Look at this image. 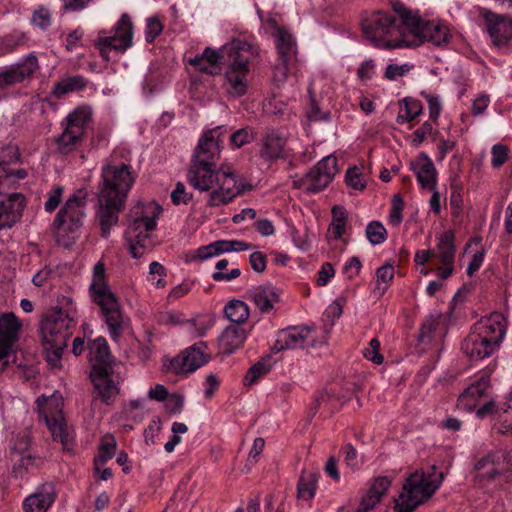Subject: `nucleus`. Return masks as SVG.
Returning a JSON list of instances; mask_svg holds the SVG:
<instances>
[{
  "label": "nucleus",
  "instance_id": "f257e3e1",
  "mask_svg": "<svg viewBox=\"0 0 512 512\" xmlns=\"http://www.w3.org/2000/svg\"><path fill=\"white\" fill-rule=\"evenodd\" d=\"M101 178L96 218L102 237L107 238L111 228L118 223L119 213L125 208V202L135 182L136 174L128 164L106 163L102 167Z\"/></svg>",
  "mask_w": 512,
  "mask_h": 512
},
{
  "label": "nucleus",
  "instance_id": "f03ea898",
  "mask_svg": "<svg viewBox=\"0 0 512 512\" xmlns=\"http://www.w3.org/2000/svg\"><path fill=\"white\" fill-rule=\"evenodd\" d=\"M76 326L71 309L53 307L42 317L40 334L43 345V355L48 364L53 368L61 366L63 351L67 347L68 339Z\"/></svg>",
  "mask_w": 512,
  "mask_h": 512
},
{
  "label": "nucleus",
  "instance_id": "7ed1b4c3",
  "mask_svg": "<svg viewBox=\"0 0 512 512\" xmlns=\"http://www.w3.org/2000/svg\"><path fill=\"white\" fill-rule=\"evenodd\" d=\"M506 329L504 315L493 312L474 324L472 331L463 341L461 350L472 361L489 357L498 349Z\"/></svg>",
  "mask_w": 512,
  "mask_h": 512
},
{
  "label": "nucleus",
  "instance_id": "20e7f679",
  "mask_svg": "<svg viewBox=\"0 0 512 512\" xmlns=\"http://www.w3.org/2000/svg\"><path fill=\"white\" fill-rule=\"evenodd\" d=\"M362 31L377 48L418 47L422 44L417 34L406 33L397 25V19L394 16L382 11H377L364 19Z\"/></svg>",
  "mask_w": 512,
  "mask_h": 512
},
{
  "label": "nucleus",
  "instance_id": "39448f33",
  "mask_svg": "<svg viewBox=\"0 0 512 512\" xmlns=\"http://www.w3.org/2000/svg\"><path fill=\"white\" fill-rule=\"evenodd\" d=\"M87 193L80 189L71 195L57 213L53 226L56 241L69 248L79 238L86 216Z\"/></svg>",
  "mask_w": 512,
  "mask_h": 512
},
{
  "label": "nucleus",
  "instance_id": "423d86ee",
  "mask_svg": "<svg viewBox=\"0 0 512 512\" xmlns=\"http://www.w3.org/2000/svg\"><path fill=\"white\" fill-rule=\"evenodd\" d=\"M90 290L94 302L102 311L111 338L117 341L124 332V319L116 296L105 282V266L102 262H97L94 266Z\"/></svg>",
  "mask_w": 512,
  "mask_h": 512
},
{
  "label": "nucleus",
  "instance_id": "0eeeda50",
  "mask_svg": "<svg viewBox=\"0 0 512 512\" xmlns=\"http://www.w3.org/2000/svg\"><path fill=\"white\" fill-rule=\"evenodd\" d=\"M443 473L428 474L416 471L410 474L403 484L399 498L395 500V512H412L429 499L440 487Z\"/></svg>",
  "mask_w": 512,
  "mask_h": 512
},
{
  "label": "nucleus",
  "instance_id": "6e6552de",
  "mask_svg": "<svg viewBox=\"0 0 512 512\" xmlns=\"http://www.w3.org/2000/svg\"><path fill=\"white\" fill-rule=\"evenodd\" d=\"M162 212V207L155 202L138 204L130 211L131 224L125 233L129 251L133 258H140L145 251L143 243L149 232L156 227V220Z\"/></svg>",
  "mask_w": 512,
  "mask_h": 512
},
{
  "label": "nucleus",
  "instance_id": "1a4fd4ad",
  "mask_svg": "<svg viewBox=\"0 0 512 512\" xmlns=\"http://www.w3.org/2000/svg\"><path fill=\"white\" fill-rule=\"evenodd\" d=\"M393 10L399 15L397 25L406 33L417 34L421 38L422 44L427 41L441 46L449 41L450 34L446 26L413 16L411 11L398 1L393 3Z\"/></svg>",
  "mask_w": 512,
  "mask_h": 512
},
{
  "label": "nucleus",
  "instance_id": "9d476101",
  "mask_svg": "<svg viewBox=\"0 0 512 512\" xmlns=\"http://www.w3.org/2000/svg\"><path fill=\"white\" fill-rule=\"evenodd\" d=\"M252 189L253 186L238 178L230 166L222 165L218 168L216 186L209 194L207 205L210 207L227 205L237 196Z\"/></svg>",
  "mask_w": 512,
  "mask_h": 512
},
{
  "label": "nucleus",
  "instance_id": "9b49d317",
  "mask_svg": "<svg viewBox=\"0 0 512 512\" xmlns=\"http://www.w3.org/2000/svg\"><path fill=\"white\" fill-rule=\"evenodd\" d=\"M337 158L326 156L313 166L303 177L293 180V186L308 193L325 189L338 172Z\"/></svg>",
  "mask_w": 512,
  "mask_h": 512
},
{
  "label": "nucleus",
  "instance_id": "f8f14e48",
  "mask_svg": "<svg viewBox=\"0 0 512 512\" xmlns=\"http://www.w3.org/2000/svg\"><path fill=\"white\" fill-rule=\"evenodd\" d=\"M113 30L114 34L109 36L100 31L95 42L101 56L107 60L111 50L124 53L133 45V23L127 13L122 14Z\"/></svg>",
  "mask_w": 512,
  "mask_h": 512
},
{
  "label": "nucleus",
  "instance_id": "ddd939ff",
  "mask_svg": "<svg viewBox=\"0 0 512 512\" xmlns=\"http://www.w3.org/2000/svg\"><path fill=\"white\" fill-rule=\"evenodd\" d=\"M254 54V47L247 43L246 47L236 55L235 62L231 61L226 66L225 88L230 95L239 97L247 92L248 63Z\"/></svg>",
  "mask_w": 512,
  "mask_h": 512
},
{
  "label": "nucleus",
  "instance_id": "4468645a",
  "mask_svg": "<svg viewBox=\"0 0 512 512\" xmlns=\"http://www.w3.org/2000/svg\"><path fill=\"white\" fill-rule=\"evenodd\" d=\"M90 112L86 108H77L66 118V126L56 138L57 151L67 155L74 151L84 135V127L90 121Z\"/></svg>",
  "mask_w": 512,
  "mask_h": 512
},
{
  "label": "nucleus",
  "instance_id": "2eb2a0df",
  "mask_svg": "<svg viewBox=\"0 0 512 512\" xmlns=\"http://www.w3.org/2000/svg\"><path fill=\"white\" fill-rule=\"evenodd\" d=\"M59 400H61V396H56L55 394L49 397L41 395L37 398V405L39 407V416L43 418L53 439L60 441L63 447L67 448L71 444V437L66 431V425L63 423L61 412L58 411L57 414L52 416L48 414L52 408H58Z\"/></svg>",
  "mask_w": 512,
  "mask_h": 512
},
{
  "label": "nucleus",
  "instance_id": "dca6fc26",
  "mask_svg": "<svg viewBox=\"0 0 512 512\" xmlns=\"http://www.w3.org/2000/svg\"><path fill=\"white\" fill-rule=\"evenodd\" d=\"M227 134L225 126H217L206 131L199 139L191 162L203 164H216L220 158L223 147V136Z\"/></svg>",
  "mask_w": 512,
  "mask_h": 512
},
{
  "label": "nucleus",
  "instance_id": "f3484780",
  "mask_svg": "<svg viewBox=\"0 0 512 512\" xmlns=\"http://www.w3.org/2000/svg\"><path fill=\"white\" fill-rule=\"evenodd\" d=\"M38 69L37 57L29 54L22 61L0 71V93L16 84L30 81Z\"/></svg>",
  "mask_w": 512,
  "mask_h": 512
},
{
  "label": "nucleus",
  "instance_id": "a211bd4d",
  "mask_svg": "<svg viewBox=\"0 0 512 512\" xmlns=\"http://www.w3.org/2000/svg\"><path fill=\"white\" fill-rule=\"evenodd\" d=\"M313 327L294 326L278 332L277 339L272 347V352L278 353L287 349L305 348L314 346L315 339L312 337Z\"/></svg>",
  "mask_w": 512,
  "mask_h": 512
},
{
  "label": "nucleus",
  "instance_id": "6ab92c4d",
  "mask_svg": "<svg viewBox=\"0 0 512 512\" xmlns=\"http://www.w3.org/2000/svg\"><path fill=\"white\" fill-rule=\"evenodd\" d=\"M207 350L205 342H197L175 357L170 363L171 368L177 374L192 373L209 361L210 355Z\"/></svg>",
  "mask_w": 512,
  "mask_h": 512
},
{
  "label": "nucleus",
  "instance_id": "aec40b11",
  "mask_svg": "<svg viewBox=\"0 0 512 512\" xmlns=\"http://www.w3.org/2000/svg\"><path fill=\"white\" fill-rule=\"evenodd\" d=\"M247 43L244 40L237 39L224 45L219 50L207 47L201 55L190 58L189 64H199L201 61H205L213 70L219 66H227L231 61L235 62L236 55L246 47Z\"/></svg>",
  "mask_w": 512,
  "mask_h": 512
},
{
  "label": "nucleus",
  "instance_id": "412c9836",
  "mask_svg": "<svg viewBox=\"0 0 512 512\" xmlns=\"http://www.w3.org/2000/svg\"><path fill=\"white\" fill-rule=\"evenodd\" d=\"M480 14L485 21V27L493 45L497 47L507 45L512 39V18L486 8H481Z\"/></svg>",
  "mask_w": 512,
  "mask_h": 512
},
{
  "label": "nucleus",
  "instance_id": "4be33fe9",
  "mask_svg": "<svg viewBox=\"0 0 512 512\" xmlns=\"http://www.w3.org/2000/svg\"><path fill=\"white\" fill-rule=\"evenodd\" d=\"M90 379L104 403L111 404L114 402L120 388L112 366L92 367Z\"/></svg>",
  "mask_w": 512,
  "mask_h": 512
},
{
  "label": "nucleus",
  "instance_id": "5701e85b",
  "mask_svg": "<svg viewBox=\"0 0 512 512\" xmlns=\"http://www.w3.org/2000/svg\"><path fill=\"white\" fill-rule=\"evenodd\" d=\"M21 322L14 313L0 315V360L7 358L19 339Z\"/></svg>",
  "mask_w": 512,
  "mask_h": 512
},
{
  "label": "nucleus",
  "instance_id": "b1692460",
  "mask_svg": "<svg viewBox=\"0 0 512 512\" xmlns=\"http://www.w3.org/2000/svg\"><path fill=\"white\" fill-rule=\"evenodd\" d=\"M218 169L215 164H203L191 162L187 178L189 183L199 191L215 189Z\"/></svg>",
  "mask_w": 512,
  "mask_h": 512
},
{
  "label": "nucleus",
  "instance_id": "393cba45",
  "mask_svg": "<svg viewBox=\"0 0 512 512\" xmlns=\"http://www.w3.org/2000/svg\"><path fill=\"white\" fill-rule=\"evenodd\" d=\"M25 207V198L21 193H11L0 201V230L11 228L19 221Z\"/></svg>",
  "mask_w": 512,
  "mask_h": 512
},
{
  "label": "nucleus",
  "instance_id": "a878e982",
  "mask_svg": "<svg viewBox=\"0 0 512 512\" xmlns=\"http://www.w3.org/2000/svg\"><path fill=\"white\" fill-rule=\"evenodd\" d=\"M410 168L415 173L421 187L428 190H435L437 186V170L429 158L422 152L410 162Z\"/></svg>",
  "mask_w": 512,
  "mask_h": 512
},
{
  "label": "nucleus",
  "instance_id": "bb28decb",
  "mask_svg": "<svg viewBox=\"0 0 512 512\" xmlns=\"http://www.w3.org/2000/svg\"><path fill=\"white\" fill-rule=\"evenodd\" d=\"M252 244L239 240H218L206 246H201L196 250L192 260L204 261L211 257L218 256L226 252H240L248 250Z\"/></svg>",
  "mask_w": 512,
  "mask_h": 512
},
{
  "label": "nucleus",
  "instance_id": "cd10ccee",
  "mask_svg": "<svg viewBox=\"0 0 512 512\" xmlns=\"http://www.w3.org/2000/svg\"><path fill=\"white\" fill-rule=\"evenodd\" d=\"M54 500V486L47 483L42 485L37 492L25 499L23 509L25 512H46Z\"/></svg>",
  "mask_w": 512,
  "mask_h": 512
},
{
  "label": "nucleus",
  "instance_id": "c85d7f7f",
  "mask_svg": "<svg viewBox=\"0 0 512 512\" xmlns=\"http://www.w3.org/2000/svg\"><path fill=\"white\" fill-rule=\"evenodd\" d=\"M390 485L391 480L387 476L375 478L366 495L362 497L360 505L355 512H371L374 510Z\"/></svg>",
  "mask_w": 512,
  "mask_h": 512
},
{
  "label": "nucleus",
  "instance_id": "c756f323",
  "mask_svg": "<svg viewBox=\"0 0 512 512\" xmlns=\"http://www.w3.org/2000/svg\"><path fill=\"white\" fill-rule=\"evenodd\" d=\"M286 139L278 132L272 130L267 132L262 140L260 156L268 162L284 157V146Z\"/></svg>",
  "mask_w": 512,
  "mask_h": 512
},
{
  "label": "nucleus",
  "instance_id": "7c9ffc66",
  "mask_svg": "<svg viewBox=\"0 0 512 512\" xmlns=\"http://www.w3.org/2000/svg\"><path fill=\"white\" fill-rule=\"evenodd\" d=\"M246 337V332L241 326L229 325L219 336V349L223 354L230 355L242 346Z\"/></svg>",
  "mask_w": 512,
  "mask_h": 512
},
{
  "label": "nucleus",
  "instance_id": "2f4dec72",
  "mask_svg": "<svg viewBox=\"0 0 512 512\" xmlns=\"http://www.w3.org/2000/svg\"><path fill=\"white\" fill-rule=\"evenodd\" d=\"M250 295L262 313L270 312L274 303L280 300L277 290L271 285L257 286L250 291Z\"/></svg>",
  "mask_w": 512,
  "mask_h": 512
},
{
  "label": "nucleus",
  "instance_id": "473e14b6",
  "mask_svg": "<svg viewBox=\"0 0 512 512\" xmlns=\"http://www.w3.org/2000/svg\"><path fill=\"white\" fill-rule=\"evenodd\" d=\"M490 387V377L488 375L481 376L476 382L471 384L459 396L458 402L460 405L475 406L476 402L482 398L486 390Z\"/></svg>",
  "mask_w": 512,
  "mask_h": 512
},
{
  "label": "nucleus",
  "instance_id": "72a5a7b5",
  "mask_svg": "<svg viewBox=\"0 0 512 512\" xmlns=\"http://www.w3.org/2000/svg\"><path fill=\"white\" fill-rule=\"evenodd\" d=\"M276 49L279 60L294 62L296 57V43L292 35L281 27H276Z\"/></svg>",
  "mask_w": 512,
  "mask_h": 512
},
{
  "label": "nucleus",
  "instance_id": "f704fd0d",
  "mask_svg": "<svg viewBox=\"0 0 512 512\" xmlns=\"http://www.w3.org/2000/svg\"><path fill=\"white\" fill-rule=\"evenodd\" d=\"M92 367L112 366V357L106 340L98 337L88 345Z\"/></svg>",
  "mask_w": 512,
  "mask_h": 512
},
{
  "label": "nucleus",
  "instance_id": "c9c22d12",
  "mask_svg": "<svg viewBox=\"0 0 512 512\" xmlns=\"http://www.w3.org/2000/svg\"><path fill=\"white\" fill-rule=\"evenodd\" d=\"M455 234L452 230L445 231L438 240L435 255L442 264L454 263L455 259Z\"/></svg>",
  "mask_w": 512,
  "mask_h": 512
},
{
  "label": "nucleus",
  "instance_id": "e433bc0d",
  "mask_svg": "<svg viewBox=\"0 0 512 512\" xmlns=\"http://www.w3.org/2000/svg\"><path fill=\"white\" fill-rule=\"evenodd\" d=\"M87 85L86 79L81 75L69 76L54 84L52 94L60 99L64 95L83 90Z\"/></svg>",
  "mask_w": 512,
  "mask_h": 512
},
{
  "label": "nucleus",
  "instance_id": "4c0bfd02",
  "mask_svg": "<svg viewBox=\"0 0 512 512\" xmlns=\"http://www.w3.org/2000/svg\"><path fill=\"white\" fill-rule=\"evenodd\" d=\"M226 318L232 322L231 325L244 323L249 318V307L241 300H231L224 307Z\"/></svg>",
  "mask_w": 512,
  "mask_h": 512
},
{
  "label": "nucleus",
  "instance_id": "58836bf2",
  "mask_svg": "<svg viewBox=\"0 0 512 512\" xmlns=\"http://www.w3.org/2000/svg\"><path fill=\"white\" fill-rule=\"evenodd\" d=\"M319 474L317 472L302 471L298 482V498L310 500L314 497Z\"/></svg>",
  "mask_w": 512,
  "mask_h": 512
},
{
  "label": "nucleus",
  "instance_id": "ea45409f",
  "mask_svg": "<svg viewBox=\"0 0 512 512\" xmlns=\"http://www.w3.org/2000/svg\"><path fill=\"white\" fill-rule=\"evenodd\" d=\"M116 447L117 443L113 435L106 434L101 438L98 456L94 458L96 470L114 456Z\"/></svg>",
  "mask_w": 512,
  "mask_h": 512
},
{
  "label": "nucleus",
  "instance_id": "a19ab883",
  "mask_svg": "<svg viewBox=\"0 0 512 512\" xmlns=\"http://www.w3.org/2000/svg\"><path fill=\"white\" fill-rule=\"evenodd\" d=\"M394 278V267L391 264H385L376 271V287L375 292L382 296L390 286V282Z\"/></svg>",
  "mask_w": 512,
  "mask_h": 512
},
{
  "label": "nucleus",
  "instance_id": "79ce46f5",
  "mask_svg": "<svg viewBox=\"0 0 512 512\" xmlns=\"http://www.w3.org/2000/svg\"><path fill=\"white\" fill-rule=\"evenodd\" d=\"M405 105L404 112H400L397 116V123L404 124L414 120L422 113L423 106L419 100L413 98H405L403 100Z\"/></svg>",
  "mask_w": 512,
  "mask_h": 512
},
{
  "label": "nucleus",
  "instance_id": "37998d69",
  "mask_svg": "<svg viewBox=\"0 0 512 512\" xmlns=\"http://www.w3.org/2000/svg\"><path fill=\"white\" fill-rule=\"evenodd\" d=\"M271 369V366L267 363V360L261 359L257 363H255L252 367L247 371L243 383L244 385H253L256 383L261 377L266 375Z\"/></svg>",
  "mask_w": 512,
  "mask_h": 512
},
{
  "label": "nucleus",
  "instance_id": "c03bdc74",
  "mask_svg": "<svg viewBox=\"0 0 512 512\" xmlns=\"http://www.w3.org/2000/svg\"><path fill=\"white\" fill-rule=\"evenodd\" d=\"M366 236L372 245H379L387 239V230L379 221H372L366 227Z\"/></svg>",
  "mask_w": 512,
  "mask_h": 512
},
{
  "label": "nucleus",
  "instance_id": "a18cd8bd",
  "mask_svg": "<svg viewBox=\"0 0 512 512\" xmlns=\"http://www.w3.org/2000/svg\"><path fill=\"white\" fill-rule=\"evenodd\" d=\"M254 138V132L249 127L238 129L229 136L230 143L235 148L251 143Z\"/></svg>",
  "mask_w": 512,
  "mask_h": 512
},
{
  "label": "nucleus",
  "instance_id": "49530a36",
  "mask_svg": "<svg viewBox=\"0 0 512 512\" xmlns=\"http://www.w3.org/2000/svg\"><path fill=\"white\" fill-rule=\"evenodd\" d=\"M293 63L294 62L289 60L278 59V63H276L273 67V82L276 83L277 85L283 84L287 80L288 74Z\"/></svg>",
  "mask_w": 512,
  "mask_h": 512
},
{
  "label": "nucleus",
  "instance_id": "de8ad7c7",
  "mask_svg": "<svg viewBox=\"0 0 512 512\" xmlns=\"http://www.w3.org/2000/svg\"><path fill=\"white\" fill-rule=\"evenodd\" d=\"M192 199V193L186 191L182 182H177L174 190L171 192V201L174 205L188 204Z\"/></svg>",
  "mask_w": 512,
  "mask_h": 512
},
{
  "label": "nucleus",
  "instance_id": "09e8293b",
  "mask_svg": "<svg viewBox=\"0 0 512 512\" xmlns=\"http://www.w3.org/2000/svg\"><path fill=\"white\" fill-rule=\"evenodd\" d=\"M437 327V322L433 318L426 319L420 327L418 334V341L421 343H428L432 340L434 332Z\"/></svg>",
  "mask_w": 512,
  "mask_h": 512
},
{
  "label": "nucleus",
  "instance_id": "8fccbe9b",
  "mask_svg": "<svg viewBox=\"0 0 512 512\" xmlns=\"http://www.w3.org/2000/svg\"><path fill=\"white\" fill-rule=\"evenodd\" d=\"M332 398L333 394L327 389H323L318 392L310 408V414L314 416L322 406L327 407Z\"/></svg>",
  "mask_w": 512,
  "mask_h": 512
},
{
  "label": "nucleus",
  "instance_id": "3c124183",
  "mask_svg": "<svg viewBox=\"0 0 512 512\" xmlns=\"http://www.w3.org/2000/svg\"><path fill=\"white\" fill-rule=\"evenodd\" d=\"M345 180L347 185L355 190H363L365 188V183L362 181L361 173L356 166L347 170Z\"/></svg>",
  "mask_w": 512,
  "mask_h": 512
},
{
  "label": "nucleus",
  "instance_id": "603ef678",
  "mask_svg": "<svg viewBox=\"0 0 512 512\" xmlns=\"http://www.w3.org/2000/svg\"><path fill=\"white\" fill-rule=\"evenodd\" d=\"M380 342L378 339L373 338L370 340L369 348L363 351V355L368 360H371L375 364H381L384 360L383 356L379 353Z\"/></svg>",
  "mask_w": 512,
  "mask_h": 512
},
{
  "label": "nucleus",
  "instance_id": "864d4df0",
  "mask_svg": "<svg viewBox=\"0 0 512 512\" xmlns=\"http://www.w3.org/2000/svg\"><path fill=\"white\" fill-rule=\"evenodd\" d=\"M163 30V25L156 17L148 18L145 38L148 43H152Z\"/></svg>",
  "mask_w": 512,
  "mask_h": 512
},
{
  "label": "nucleus",
  "instance_id": "5fc2aeb1",
  "mask_svg": "<svg viewBox=\"0 0 512 512\" xmlns=\"http://www.w3.org/2000/svg\"><path fill=\"white\" fill-rule=\"evenodd\" d=\"M11 454L14 457H18L19 466L21 467H27V465L30 463L31 456L28 453V442L26 440H22L20 442V446L13 447Z\"/></svg>",
  "mask_w": 512,
  "mask_h": 512
},
{
  "label": "nucleus",
  "instance_id": "6e6d98bb",
  "mask_svg": "<svg viewBox=\"0 0 512 512\" xmlns=\"http://www.w3.org/2000/svg\"><path fill=\"white\" fill-rule=\"evenodd\" d=\"M492 161L491 164L494 168H500L508 157V149L506 146L496 144L492 147Z\"/></svg>",
  "mask_w": 512,
  "mask_h": 512
},
{
  "label": "nucleus",
  "instance_id": "4d7b16f0",
  "mask_svg": "<svg viewBox=\"0 0 512 512\" xmlns=\"http://www.w3.org/2000/svg\"><path fill=\"white\" fill-rule=\"evenodd\" d=\"M63 191V187L59 185L53 188V190L49 194L48 200L44 204V208L47 212L51 213L58 207L61 201Z\"/></svg>",
  "mask_w": 512,
  "mask_h": 512
},
{
  "label": "nucleus",
  "instance_id": "13d9d810",
  "mask_svg": "<svg viewBox=\"0 0 512 512\" xmlns=\"http://www.w3.org/2000/svg\"><path fill=\"white\" fill-rule=\"evenodd\" d=\"M32 22L42 29L47 28L51 23L50 11L43 7L35 10L32 16Z\"/></svg>",
  "mask_w": 512,
  "mask_h": 512
},
{
  "label": "nucleus",
  "instance_id": "bf43d9fd",
  "mask_svg": "<svg viewBox=\"0 0 512 512\" xmlns=\"http://www.w3.org/2000/svg\"><path fill=\"white\" fill-rule=\"evenodd\" d=\"M404 208V202L398 195L393 197V205L390 212V222L394 226H398L402 221V210Z\"/></svg>",
  "mask_w": 512,
  "mask_h": 512
},
{
  "label": "nucleus",
  "instance_id": "052dcab7",
  "mask_svg": "<svg viewBox=\"0 0 512 512\" xmlns=\"http://www.w3.org/2000/svg\"><path fill=\"white\" fill-rule=\"evenodd\" d=\"M249 262L256 273H263L266 269V255L260 251L253 252L249 257Z\"/></svg>",
  "mask_w": 512,
  "mask_h": 512
},
{
  "label": "nucleus",
  "instance_id": "680f3d73",
  "mask_svg": "<svg viewBox=\"0 0 512 512\" xmlns=\"http://www.w3.org/2000/svg\"><path fill=\"white\" fill-rule=\"evenodd\" d=\"M410 70L408 64L396 65L390 64L386 67L385 77L389 80H395L397 77L405 75Z\"/></svg>",
  "mask_w": 512,
  "mask_h": 512
},
{
  "label": "nucleus",
  "instance_id": "e2e57ef3",
  "mask_svg": "<svg viewBox=\"0 0 512 512\" xmlns=\"http://www.w3.org/2000/svg\"><path fill=\"white\" fill-rule=\"evenodd\" d=\"M335 270L331 263L325 262L320 271L318 272L317 285L325 286L329 280L334 276Z\"/></svg>",
  "mask_w": 512,
  "mask_h": 512
},
{
  "label": "nucleus",
  "instance_id": "0e129e2a",
  "mask_svg": "<svg viewBox=\"0 0 512 512\" xmlns=\"http://www.w3.org/2000/svg\"><path fill=\"white\" fill-rule=\"evenodd\" d=\"M432 130V125L429 122L423 123L421 127L416 129L413 133L414 146H419L425 140L426 136L432 133Z\"/></svg>",
  "mask_w": 512,
  "mask_h": 512
},
{
  "label": "nucleus",
  "instance_id": "69168bd1",
  "mask_svg": "<svg viewBox=\"0 0 512 512\" xmlns=\"http://www.w3.org/2000/svg\"><path fill=\"white\" fill-rule=\"evenodd\" d=\"M425 98L428 102V108H429V116L432 120H437L440 111H441V104L439 101V98L433 95H425Z\"/></svg>",
  "mask_w": 512,
  "mask_h": 512
},
{
  "label": "nucleus",
  "instance_id": "338daca9",
  "mask_svg": "<svg viewBox=\"0 0 512 512\" xmlns=\"http://www.w3.org/2000/svg\"><path fill=\"white\" fill-rule=\"evenodd\" d=\"M265 446V441L263 438L258 437L254 440L253 447L249 453L247 462L250 464H255L257 462V457L263 451Z\"/></svg>",
  "mask_w": 512,
  "mask_h": 512
},
{
  "label": "nucleus",
  "instance_id": "774afa93",
  "mask_svg": "<svg viewBox=\"0 0 512 512\" xmlns=\"http://www.w3.org/2000/svg\"><path fill=\"white\" fill-rule=\"evenodd\" d=\"M256 230L262 235V236H271L275 232V228L272 224V222L268 219H260L255 223Z\"/></svg>",
  "mask_w": 512,
  "mask_h": 512
}]
</instances>
